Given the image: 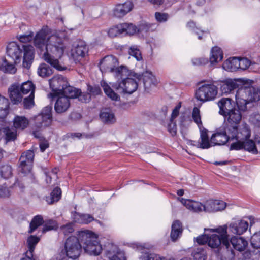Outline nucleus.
Returning <instances> with one entry per match:
<instances>
[{
  "label": "nucleus",
  "instance_id": "nucleus-20",
  "mask_svg": "<svg viewBox=\"0 0 260 260\" xmlns=\"http://www.w3.org/2000/svg\"><path fill=\"white\" fill-rule=\"evenodd\" d=\"M249 226L248 222L244 219H238L231 222L229 227L233 234L241 235L246 232Z\"/></svg>",
  "mask_w": 260,
  "mask_h": 260
},
{
  "label": "nucleus",
  "instance_id": "nucleus-32",
  "mask_svg": "<svg viewBox=\"0 0 260 260\" xmlns=\"http://www.w3.org/2000/svg\"><path fill=\"white\" fill-rule=\"evenodd\" d=\"M229 243L235 249L239 251L244 250L247 245V241L244 238L236 236H233L229 240ZM228 250H232L231 246Z\"/></svg>",
  "mask_w": 260,
  "mask_h": 260
},
{
  "label": "nucleus",
  "instance_id": "nucleus-53",
  "mask_svg": "<svg viewBox=\"0 0 260 260\" xmlns=\"http://www.w3.org/2000/svg\"><path fill=\"white\" fill-rule=\"evenodd\" d=\"M140 260H165L164 257L155 253H145L140 257Z\"/></svg>",
  "mask_w": 260,
  "mask_h": 260
},
{
  "label": "nucleus",
  "instance_id": "nucleus-10",
  "mask_svg": "<svg viewBox=\"0 0 260 260\" xmlns=\"http://www.w3.org/2000/svg\"><path fill=\"white\" fill-rule=\"evenodd\" d=\"M218 94V87L213 83L204 84L196 91L197 100L202 102L213 101Z\"/></svg>",
  "mask_w": 260,
  "mask_h": 260
},
{
  "label": "nucleus",
  "instance_id": "nucleus-43",
  "mask_svg": "<svg viewBox=\"0 0 260 260\" xmlns=\"http://www.w3.org/2000/svg\"><path fill=\"white\" fill-rule=\"evenodd\" d=\"M61 191L58 187H55L51 192L50 195L46 197V201L49 204L57 202L61 198Z\"/></svg>",
  "mask_w": 260,
  "mask_h": 260
},
{
  "label": "nucleus",
  "instance_id": "nucleus-33",
  "mask_svg": "<svg viewBox=\"0 0 260 260\" xmlns=\"http://www.w3.org/2000/svg\"><path fill=\"white\" fill-rule=\"evenodd\" d=\"M29 123V120L24 116L15 115L13 119V127L18 130L25 129Z\"/></svg>",
  "mask_w": 260,
  "mask_h": 260
},
{
  "label": "nucleus",
  "instance_id": "nucleus-9",
  "mask_svg": "<svg viewBox=\"0 0 260 260\" xmlns=\"http://www.w3.org/2000/svg\"><path fill=\"white\" fill-rule=\"evenodd\" d=\"M127 75L129 77L123 79L120 83L115 84L113 87L120 93L132 94L138 88V81L141 79V76L136 73H127Z\"/></svg>",
  "mask_w": 260,
  "mask_h": 260
},
{
  "label": "nucleus",
  "instance_id": "nucleus-60",
  "mask_svg": "<svg viewBox=\"0 0 260 260\" xmlns=\"http://www.w3.org/2000/svg\"><path fill=\"white\" fill-rule=\"evenodd\" d=\"M167 128L169 133L172 135L174 136L177 133V125L175 120L171 121L170 119L169 122L167 125Z\"/></svg>",
  "mask_w": 260,
  "mask_h": 260
},
{
  "label": "nucleus",
  "instance_id": "nucleus-46",
  "mask_svg": "<svg viewBox=\"0 0 260 260\" xmlns=\"http://www.w3.org/2000/svg\"><path fill=\"white\" fill-rule=\"evenodd\" d=\"M187 26L192 29L193 31L198 36V38L199 40H201L209 33L208 30H203L200 28L197 27L195 23L192 21L189 22L187 24Z\"/></svg>",
  "mask_w": 260,
  "mask_h": 260
},
{
  "label": "nucleus",
  "instance_id": "nucleus-58",
  "mask_svg": "<svg viewBox=\"0 0 260 260\" xmlns=\"http://www.w3.org/2000/svg\"><path fill=\"white\" fill-rule=\"evenodd\" d=\"M74 231V228L72 223H68L66 225L61 226L60 229V232L63 233L64 235H68Z\"/></svg>",
  "mask_w": 260,
  "mask_h": 260
},
{
  "label": "nucleus",
  "instance_id": "nucleus-49",
  "mask_svg": "<svg viewBox=\"0 0 260 260\" xmlns=\"http://www.w3.org/2000/svg\"><path fill=\"white\" fill-rule=\"evenodd\" d=\"M129 54L131 56L135 57L137 60L140 61L142 59L141 53L136 45L131 46L129 50Z\"/></svg>",
  "mask_w": 260,
  "mask_h": 260
},
{
  "label": "nucleus",
  "instance_id": "nucleus-35",
  "mask_svg": "<svg viewBox=\"0 0 260 260\" xmlns=\"http://www.w3.org/2000/svg\"><path fill=\"white\" fill-rule=\"evenodd\" d=\"M72 218L74 222L80 224H88L94 220V218L90 214H81L77 212L73 214Z\"/></svg>",
  "mask_w": 260,
  "mask_h": 260
},
{
  "label": "nucleus",
  "instance_id": "nucleus-13",
  "mask_svg": "<svg viewBox=\"0 0 260 260\" xmlns=\"http://www.w3.org/2000/svg\"><path fill=\"white\" fill-rule=\"evenodd\" d=\"M230 125L220 127L211 137V143L213 145H224L228 141L232 140L231 138Z\"/></svg>",
  "mask_w": 260,
  "mask_h": 260
},
{
  "label": "nucleus",
  "instance_id": "nucleus-2",
  "mask_svg": "<svg viewBox=\"0 0 260 260\" xmlns=\"http://www.w3.org/2000/svg\"><path fill=\"white\" fill-rule=\"evenodd\" d=\"M7 54L16 63L21 61L23 55V66L30 67L34 58V49L31 45H20L16 42H10L7 46Z\"/></svg>",
  "mask_w": 260,
  "mask_h": 260
},
{
  "label": "nucleus",
  "instance_id": "nucleus-8",
  "mask_svg": "<svg viewBox=\"0 0 260 260\" xmlns=\"http://www.w3.org/2000/svg\"><path fill=\"white\" fill-rule=\"evenodd\" d=\"M9 102L8 99L0 95V134L3 132L6 141H13L16 138L17 129L14 128L2 127L4 119L9 113Z\"/></svg>",
  "mask_w": 260,
  "mask_h": 260
},
{
  "label": "nucleus",
  "instance_id": "nucleus-42",
  "mask_svg": "<svg viewBox=\"0 0 260 260\" xmlns=\"http://www.w3.org/2000/svg\"><path fill=\"white\" fill-rule=\"evenodd\" d=\"M39 241L40 238L36 236L30 235L28 237L26 240L27 247L28 249L26 252H28V254L31 255V253H33L35 246Z\"/></svg>",
  "mask_w": 260,
  "mask_h": 260
},
{
  "label": "nucleus",
  "instance_id": "nucleus-25",
  "mask_svg": "<svg viewBox=\"0 0 260 260\" xmlns=\"http://www.w3.org/2000/svg\"><path fill=\"white\" fill-rule=\"evenodd\" d=\"M107 255L110 260H126L123 251L113 244H109Z\"/></svg>",
  "mask_w": 260,
  "mask_h": 260
},
{
  "label": "nucleus",
  "instance_id": "nucleus-55",
  "mask_svg": "<svg viewBox=\"0 0 260 260\" xmlns=\"http://www.w3.org/2000/svg\"><path fill=\"white\" fill-rule=\"evenodd\" d=\"M251 244L256 249H260V231L255 233L251 238Z\"/></svg>",
  "mask_w": 260,
  "mask_h": 260
},
{
  "label": "nucleus",
  "instance_id": "nucleus-51",
  "mask_svg": "<svg viewBox=\"0 0 260 260\" xmlns=\"http://www.w3.org/2000/svg\"><path fill=\"white\" fill-rule=\"evenodd\" d=\"M192 256L194 260H205L206 254L205 250L201 248H197L192 252Z\"/></svg>",
  "mask_w": 260,
  "mask_h": 260
},
{
  "label": "nucleus",
  "instance_id": "nucleus-27",
  "mask_svg": "<svg viewBox=\"0 0 260 260\" xmlns=\"http://www.w3.org/2000/svg\"><path fill=\"white\" fill-rule=\"evenodd\" d=\"M178 200L185 206L186 208L190 211L193 212L204 211L205 204L203 205L200 202L180 198H178Z\"/></svg>",
  "mask_w": 260,
  "mask_h": 260
},
{
  "label": "nucleus",
  "instance_id": "nucleus-64",
  "mask_svg": "<svg viewBox=\"0 0 260 260\" xmlns=\"http://www.w3.org/2000/svg\"><path fill=\"white\" fill-rule=\"evenodd\" d=\"M88 91L90 94L91 95H99L101 93V90L99 86H88Z\"/></svg>",
  "mask_w": 260,
  "mask_h": 260
},
{
  "label": "nucleus",
  "instance_id": "nucleus-6",
  "mask_svg": "<svg viewBox=\"0 0 260 260\" xmlns=\"http://www.w3.org/2000/svg\"><path fill=\"white\" fill-rule=\"evenodd\" d=\"M117 59L112 56L108 55L104 57L100 63V69L102 73H113L117 78H123L127 76L128 71L123 66L118 67Z\"/></svg>",
  "mask_w": 260,
  "mask_h": 260
},
{
  "label": "nucleus",
  "instance_id": "nucleus-12",
  "mask_svg": "<svg viewBox=\"0 0 260 260\" xmlns=\"http://www.w3.org/2000/svg\"><path fill=\"white\" fill-rule=\"evenodd\" d=\"M51 111V106H46L42 110L41 113L36 117L35 125L37 127L42 128L51 125L52 121Z\"/></svg>",
  "mask_w": 260,
  "mask_h": 260
},
{
  "label": "nucleus",
  "instance_id": "nucleus-40",
  "mask_svg": "<svg viewBox=\"0 0 260 260\" xmlns=\"http://www.w3.org/2000/svg\"><path fill=\"white\" fill-rule=\"evenodd\" d=\"M182 232L181 222L178 220L175 221L172 225L171 238L173 241H175L181 235Z\"/></svg>",
  "mask_w": 260,
  "mask_h": 260
},
{
  "label": "nucleus",
  "instance_id": "nucleus-23",
  "mask_svg": "<svg viewBox=\"0 0 260 260\" xmlns=\"http://www.w3.org/2000/svg\"><path fill=\"white\" fill-rule=\"evenodd\" d=\"M225 202L221 200H209L206 202L204 211L213 212L224 210L226 207Z\"/></svg>",
  "mask_w": 260,
  "mask_h": 260
},
{
  "label": "nucleus",
  "instance_id": "nucleus-26",
  "mask_svg": "<svg viewBox=\"0 0 260 260\" xmlns=\"http://www.w3.org/2000/svg\"><path fill=\"white\" fill-rule=\"evenodd\" d=\"M58 98L55 104L54 108L58 113H62L66 111L70 106V102L67 97L62 94H54Z\"/></svg>",
  "mask_w": 260,
  "mask_h": 260
},
{
  "label": "nucleus",
  "instance_id": "nucleus-57",
  "mask_svg": "<svg viewBox=\"0 0 260 260\" xmlns=\"http://www.w3.org/2000/svg\"><path fill=\"white\" fill-rule=\"evenodd\" d=\"M34 94H30L29 96L24 98L23 101L24 107L26 109L31 108L34 105Z\"/></svg>",
  "mask_w": 260,
  "mask_h": 260
},
{
  "label": "nucleus",
  "instance_id": "nucleus-36",
  "mask_svg": "<svg viewBox=\"0 0 260 260\" xmlns=\"http://www.w3.org/2000/svg\"><path fill=\"white\" fill-rule=\"evenodd\" d=\"M0 71L8 74H15L17 69L15 65L8 62L5 58L0 59Z\"/></svg>",
  "mask_w": 260,
  "mask_h": 260
},
{
  "label": "nucleus",
  "instance_id": "nucleus-48",
  "mask_svg": "<svg viewBox=\"0 0 260 260\" xmlns=\"http://www.w3.org/2000/svg\"><path fill=\"white\" fill-rule=\"evenodd\" d=\"M121 26L122 24H119L109 28L107 31L108 36L110 37L113 38L118 35H122Z\"/></svg>",
  "mask_w": 260,
  "mask_h": 260
},
{
  "label": "nucleus",
  "instance_id": "nucleus-52",
  "mask_svg": "<svg viewBox=\"0 0 260 260\" xmlns=\"http://www.w3.org/2000/svg\"><path fill=\"white\" fill-rule=\"evenodd\" d=\"M238 69L245 70L251 64V61L246 58H237Z\"/></svg>",
  "mask_w": 260,
  "mask_h": 260
},
{
  "label": "nucleus",
  "instance_id": "nucleus-44",
  "mask_svg": "<svg viewBox=\"0 0 260 260\" xmlns=\"http://www.w3.org/2000/svg\"><path fill=\"white\" fill-rule=\"evenodd\" d=\"M38 74L42 77H47L52 74V70L45 63L41 64L37 70Z\"/></svg>",
  "mask_w": 260,
  "mask_h": 260
},
{
  "label": "nucleus",
  "instance_id": "nucleus-11",
  "mask_svg": "<svg viewBox=\"0 0 260 260\" xmlns=\"http://www.w3.org/2000/svg\"><path fill=\"white\" fill-rule=\"evenodd\" d=\"M231 138L232 140L235 142L232 144H238L246 140L251 137V131L248 125L245 123L242 124L238 128L235 126L230 125Z\"/></svg>",
  "mask_w": 260,
  "mask_h": 260
},
{
  "label": "nucleus",
  "instance_id": "nucleus-28",
  "mask_svg": "<svg viewBox=\"0 0 260 260\" xmlns=\"http://www.w3.org/2000/svg\"><path fill=\"white\" fill-rule=\"evenodd\" d=\"M223 58V53L220 48L214 46L211 49L209 59L211 66H215L221 61Z\"/></svg>",
  "mask_w": 260,
  "mask_h": 260
},
{
  "label": "nucleus",
  "instance_id": "nucleus-21",
  "mask_svg": "<svg viewBox=\"0 0 260 260\" xmlns=\"http://www.w3.org/2000/svg\"><path fill=\"white\" fill-rule=\"evenodd\" d=\"M200 141L198 142L190 141L188 144L202 149H208L212 146H213V143H211V139L210 141L209 140L207 129L204 128L202 129H200Z\"/></svg>",
  "mask_w": 260,
  "mask_h": 260
},
{
  "label": "nucleus",
  "instance_id": "nucleus-7",
  "mask_svg": "<svg viewBox=\"0 0 260 260\" xmlns=\"http://www.w3.org/2000/svg\"><path fill=\"white\" fill-rule=\"evenodd\" d=\"M228 225H223L214 229H205V232H216L220 234V236L215 234H213L209 236L208 245L211 248H217L222 244L227 249L230 248L229 240V235L227 232Z\"/></svg>",
  "mask_w": 260,
  "mask_h": 260
},
{
  "label": "nucleus",
  "instance_id": "nucleus-4",
  "mask_svg": "<svg viewBox=\"0 0 260 260\" xmlns=\"http://www.w3.org/2000/svg\"><path fill=\"white\" fill-rule=\"evenodd\" d=\"M78 237L83 243L85 252L89 255H99L102 251V247L99 240L98 236L89 230L79 231Z\"/></svg>",
  "mask_w": 260,
  "mask_h": 260
},
{
  "label": "nucleus",
  "instance_id": "nucleus-5",
  "mask_svg": "<svg viewBox=\"0 0 260 260\" xmlns=\"http://www.w3.org/2000/svg\"><path fill=\"white\" fill-rule=\"evenodd\" d=\"M81 251V245L79 239L75 236L68 238L64 245V249L56 254L51 260H66L78 258Z\"/></svg>",
  "mask_w": 260,
  "mask_h": 260
},
{
  "label": "nucleus",
  "instance_id": "nucleus-34",
  "mask_svg": "<svg viewBox=\"0 0 260 260\" xmlns=\"http://www.w3.org/2000/svg\"><path fill=\"white\" fill-rule=\"evenodd\" d=\"M101 120L107 124H112L116 121V117L113 111L110 109H104L100 115Z\"/></svg>",
  "mask_w": 260,
  "mask_h": 260
},
{
  "label": "nucleus",
  "instance_id": "nucleus-62",
  "mask_svg": "<svg viewBox=\"0 0 260 260\" xmlns=\"http://www.w3.org/2000/svg\"><path fill=\"white\" fill-rule=\"evenodd\" d=\"M209 235L207 234L199 236L194 238L195 241L200 245H204L208 243Z\"/></svg>",
  "mask_w": 260,
  "mask_h": 260
},
{
  "label": "nucleus",
  "instance_id": "nucleus-54",
  "mask_svg": "<svg viewBox=\"0 0 260 260\" xmlns=\"http://www.w3.org/2000/svg\"><path fill=\"white\" fill-rule=\"evenodd\" d=\"M57 228V224L55 220H49L46 222L43 226L42 233H44L47 231L56 230Z\"/></svg>",
  "mask_w": 260,
  "mask_h": 260
},
{
  "label": "nucleus",
  "instance_id": "nucleus-29",
  "mask_svg": "<svg viewBox=\"0 0 260 260\" xmlns=\"http://www.w3.org/2000/svg\"><path fill=\"white\" fill-rule=\"evenodd\" d=\"M143 83L146 90L149 92L157 84V80L151 72L146 71L143 74Z\"/></svg>",
  "mask_w": 260,
  "mask_h": 260
},
{
  "label": "nucleus",
  "instance_id": "nucleus-3",
  "mask_svg": "<svg viewBox=\"0 0 260 260\" xmlns=\"http://www.w3.org/2000/svg\"><path fill=\"white\" fill-rule=\"evenodd\" d=\"M238 108L243 111L248 109V105L252 102L260 100V87H242L238 89L235 94Z\"/></svg>",
  "mask_w": 260,
  "mask_h": 260
},
{
  "label": "nucleus",
  "instance_id": "nucleus-17",
  "mask_svg": "<svg viewBox=\"0 0 260 260\" xmlns=\"http://www.w3.org/2000/svg\"><path fill=\"white\" fill-rule=\"evenodd\" d=\"M49 82L54 95L60 94L65 87L68 84L67 79L60 75L54 76L49 80Z\"/></svg>",
  "mask_w": 260,
  "mask_h": 260
},
{
  "label": "nucleus",
  "instance_id": "nucleus-1",
  "mask_svg": "<svg viewBox=\"0 0 260 260\" xmlns=\"http://www.w3.org/2000/svg\"><path fill=\"white\" fill-rule=\"evenodd\" d=\"M66 38L65 31H52L48 26H43L33 39L36 48L41 51L45 50L43 55L44 60L58 71L66 69L60 61L67 48Z\"/></svg>",
  "mask_w": 260,
  "mask_h": 260
},
{
  "label": "nucleus",
  "instance_id": "nucleus-56",
  "mask_svg": "<svg viewBox=\"0 0 260 260\" xmlns=\"http://www.w3.org/2000/svg\"><path fill=\"white\" fill-rule=\"evenodd\" d=\"M208 59L205 57H194L191 59L192 64L196 66H204L208 63Z\"/></svg>",
  "mask_w": 260,
  "mask_h": 260
},
{
  "label": "nucleus",
  "instance_id": "nucleus-59",
  "mask_svg": "<svg viewBox=\"0 0 260 260\" xmlns=\"http://www.w3.org/2000/svg\"><path fill=\"white\" fill-rule=\"evenodd\" d=\"M169 15L166 13L156 12L155 17L156 21L160 23L165 22L169 18Z\"/></svg>",
  "mask_w": 260,
  "mask_h": 260
},
{
  "label": "nucleus",
  "instance_id": "nucleus-14",
  "mask_svg": "<svg viewBox=\"0 0 260 260\" xmlns=\"http://www.w3.org/2000/svg\"><path fill=\"white\" fill-rule=\"evenodd\" d=\"M34 158V153L28 150L22 154L20 158L19 171L26 175L30 172Z\"/></svg>",
  "mask_w": 260,
  "mask_h": 260
},
{
  "label": "nucleus",
  "instance_id": "nucleus-50",
  "mask_svg": "<svg viewBox=\"0 0 260 260\" xmlns=\"http://www.w3.org/2000/svg\"><path fill=\"white\" fill-rule=\"evenodd\" d=\"M0 172L3 178L8 179L12 175V168L10 165H4L1 167Z\"/></svg>",
  "mask_w": 260,
  "mask_h": 260
},
{
  "label": "nucleus",
  "instance_id": "nucleus-39",
  "mask_svg": "<svg viewBox=\"0 0 260 260\" xmlns=\"http://www.w3.org/2000/svg\"><path fill=\"white\" fill-rule=\"evenodd\" d=\"M101 85L102 87L105 94L110 99L115 101L119 100L120 96L113 91L110 86L105 81L103 80L101 81Z\"/></svg>",
  "mask_w": 260,
  "mask_h": 260
},
{
  "label": "nucleus",
  "instance_id": "nucleus-41",
  "mask_svg": "<svg viewBox=\"0 0 260 260\" xmlns=\"http://www.w3.org/2000/svg\"><path fill=\"white\" fill-rule=\"evenodd\" d=\"M19 88L23 94H26L30 92L34 94L35 90V86L30 81L23 82L21 85H19Z\"/></svg>",
  "mask_w": 260,
  "mask_h": 260
},
{
  "label": "nucleus",
  "instance_id": "nucleus-61",
  "mask_svg": "<svg viewBox=\"0 0 260 260\" xmlns=\"http://www.w3.org/2000/svg\"><path fill=\"white\" fill-rule=\"evenodd\" d=\"M33 38V33L30 32L29 34H25L19 35L18 37L19 40L22 43H27L31 41Z\"/></svg>",
  "mask_w": 260,
  "mask_h": 260
},
{
  "label": "nucleus",
  "instance_id": "nucleus-24",
  "mask_svg": "<svg viewBox=\"0 0 260 260\" xmlns=\"http://www.w3.org/2000/svg\"><path fill=\"white\" fill-rule=\"evenodd\" d=\"M217 105L219 108V113L222 116L235 108V102L228 98H221Z\"/></svg>",
  "mask_w": 260,
  "mask_h": 260
},
{
  "label": "nucleus",
  "instance_id": "nucleus-37",
  "mask_svg": "<svg viewBox=\"0 0 260 260\" xmlns=\"http://www.w3.org/2000/svg\"><path fill=\"white\" fill-rule=\"evenodd\" d=\"M238 88V84L236 81L229 80L225 81L221 86V90L223 94H231Z\"/></svg>",
  "mask_w": 260,
  "mask_h": 260
},
{
  "label": "nucleus",
  "instance_id": "nucleus-16",
  "mask_svg": "<svg viewBox=\"0 0 260 260\" xmlns=\"http://www.w3.org/2000/svg\"><path fill=\"white\" fill-rule=\"evenodd\" d=\"M60 94L69 99H75L78 98L79 100L82 102H87L90 99L89 94H82L80 90L71 86L69 84L65 87Z\"/></svg>",
  "mask_w": 260,
  "mask_h": 260
},
{
  "label": "nucleus",
  "instance_id": "nucleus-30",
  "mask_svg": "<svg viewBox=\"0 0 260 260\" xmlns=\"http://www.w3.org/2000/svg\"><path fill=\"white\" fill-rule=\"evenodd\" d=\"M241 112H243L240 110L239 108L236 109L235 108L230 112H229L223 116L225 119L227 120L228 123L231 125L238 124L242 118V114Z\"/></svg>",
  "mask_w": 260,
  "mask_h": 260
},
{
  "label": "nucleus",
  "instance_id": "nucleus-63",
  "mask_svg": "<svg viewBox=\"0 0 260 260\" xmlns=\"http://www.w3.org/2000/svg\"><path fill=\"white\" fill-rule=\"evenodd\" d=\"M181 107V103H179L174 108L171 114L170 117L171 121L175 120V119L178 117L179 114V111Z\"/></svg>",
  "mask_w": 260,
  "mask_h": 260
},
{
  "label": "nucleus",
  "instance_id": "nucleus-45",
  "mask_svg": "<svg viewBox=\"0 0 260 260\" xmlns=\"http://www.w3.org/2000/svg\"><path fill=\"white\" fill-rule=\"evenodd\" d=\"M43 222V219L42 216L37 215L35 216L31 220L30 225L29 233H33L39 226L42 225Z\"/></svg>",
  "mask_w": 260,
  "mask_h": 260
},
{
  "label": "nucleus",
  "instance_id": "nucleus-18",
  "mask_svg": "<svg viewBox=\"0 0 260 260\" xmlns=\"http://www.w3.org/2000/svg\"><path fill=\"white\" fill-rule=\"evenodd\" d=\"M88 50V47L85 42H79L71 49V55L76 62H79L85 56Z\"/></svg>",
  "mask_w": 260,
  "mask_h": 260
},
{
  "label": "nucleus",
  "instance_id": "nucleus-38",
  "mask_svg": "<svg viewBox=\"0 0 260 260\" xmlns=\"http://www.w3.org/2000/svg\"><path fill=\"white\" fill-rule=\"evenodd\" d=\"M237 57L230 58L224 61L222 68L228 71L234 72L238 70Z\"/></svg>",
  "mask_w": 260,
  "mask_h": 260
},
{
  "label": "nucleus",
  "instance_id": "nucleus-15",
  "mask_svg": "<svg viewBox=\"0 0 260 260\" xmlns=\"http://www.w3.org/2000/svg\"><path fill=\"white\" fill-rule=\"evenodd\" d=\"M230 149L231 150H244L253 154H257L258 152L255 141L250 138L241 143L231 144Z\"/></svg>",
  "mask_w": 260,
  "mask_h": 260
},
{
  "label": "nucleus",
  "instance_id": "nucleus-31",
  "mask_svg": "<svg viewBox=\"0 0 260 260\" xmlns=\"http://www.w3.org/2000/svg\"><path fill=\"white\" fill-rule=\"evenodd\" d=\"M9 96L13 104H18L20 103L22 100V93L19 88V85L13 84L8 90Z\"/></svg>",
  "mask_w": 260,
  "mask_h": 260
},
{
  "label": "nucleus",
  "instance_id": "nucleus-22",
  "mask_svg": "<svg viewBox=\"0 0 260 260\" xmlns=\"http://www.w3.org/2000/svg\"><path fill=\"white\" fill-rule=\"evenodd\" d=\"M133 8V3L127 1L124 3L116 5L113 9V15L121 18L129 13Z\"/></svg>",
  "mask_w": 260,
  "mask_h": 260
},
{
  "label": "nucleus",
  "instance_id": "nucleus-19",
  "mask_svg": "<svg viewBox=\"0 0 260 260\" xmlns=\"http://www.w3.org/2000/svg\"><path fill=\"white\" fill-rule=\"evenodd\" d=\"M122 35H134L136 33H146L149 30L148 25L142 24L137 27L131 23H122Z\"/></svg>",
  "mask_w": 260,
  "mask_h": 260
},
{
  "label": "nucleus",
  "instance_id": "nucleus-47",
  "mask_svg": "<svg viewBox=\"0 0 260 260\" xmlns=\"http://www.w3.org/2000/svg\"><path fill=\"white\" fill-rule=\"evenodd\" d=\"M192 117L194 122L198 125L199 129H202V128H204L201 121L200 111L198 108L194 107L193 109L192 113Z\"/></svg>",
  "mask_w": 260,
  "mask_h": 260
}]
</instances>
